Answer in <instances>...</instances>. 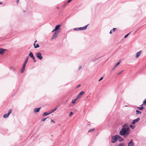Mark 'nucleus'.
Returning <instances> with one entry per match:
<instances>
[{"mask_svg": "<svg viewBox=\"0 0 146 146\" xmlns=\"http://www.w3.org/2000/svg\"><path fill=\"white\" fill-rule=\"evenodd\" d=\"M129 127L127 124H125L122 127L121 129L119 131V135L121 136H127L129 133Z\"/></svg>", "mask_w": 146, "mask_h": 146, "instance_id": "f257e3e1", "label": "nucleus"}, {"mask_svg": "<svg viewBox=\"0 0 146 146\" xmlns=\"http://www.w3.org/2000/svg\"><path fill=\"white\" fill-rule=\"evenodd\" d=\"M117 135L113 136L111 137V142L112 143H115L117 141Z\"/></svg>", "mask_w": 146, "mask_h": 146, "instance_id": "f03ea898", "label": "nucleus"}, {"mask_svg": "<svg viewBox=\"0 0 146 146\" xmlns=\"http://www.w3.org/2000/svg\"><path fill=\"white\" fill-rule=\"evenodd\" d=\"M37 57L40 60H42L43 58L41 53L40 52H38L36 54Z\"/></svg>", "mask_w": 146, "mask_h": 146, "instance_id": "7ed1b4c3", "label": "nucleus"}, {"mask_svg": "<svg viewBox=\"0 0 146 146\" xmlns=\"http://www.w3.org/2000/svg\"><path fill=\"white\" fill-rule=\"evenodd\" d=\"M58 32H55L52 37V39H55L58 36Z\"/></svg>", "mask_w": 146, "mask_h": 146, "instance_id": "20e7f679", "label": "nucleus"}, {"mask_svg": "<svg viewBox=\"0 0 146 146\" xmlns=\"http://www.w3.org/2000/svg\"><path fill=\"white\" fill-rule=\"evenodd\" d=\"M140 119L139 117H138L137 119H135L133 120L132 122L131 123V124L133 125L135 123L137 122H138L139 121Z\"/></svg>", "mask_w": 146, "mask_h": 146, "instance_id": "39448f33", "label": "nucleus"}, {"mask_svg": "<svg viewBox=\"0 0 146 146\" xmlns=\"http://www.w3.org/2000/svg\"><path fill=\"white\" fill-rule=\"evenodd\" d=\"M88 25H87L86 26L83 27H80L78 29L79 30H84L86 29Z\"/></svg>", "mask_w": 146, "mask_h": 146, "instance_id": "423d86ee", "label": "nucleus"}, {"mask_svg": "<svg viewBox=\"0 0 146 146\" xmlns=\"http://www.w3.org/2000/svg\"><path fill=\"white\" fill-rule=\"evenodd\" d=\"M134 144L133 142V140L131 139L128 143V146H134Z\"/></svg>", "mask_w": 146, "mask_h": 146, "instance_id": "0eeeda50", "label": "nucleus"}, {"mask_svg": "<svg viewBox=\"0 0 146 146\" xmlns=\"http://www.w3.org/2000/svg\"><path fill=\"white\" fill-rule=\"evenodd\" d=\"M117 137L118 138L117 139H118V141L120 142L124 140V139L120 136L118 135H117Z\"/></svg>", "mask_w": 146, "mask_h": 146, "instance_id": "6e6552de", "label": "nucleus"}, {"mask_svg": "<svg viewBox=\"0 0 146 146\" xmlns=\"http://www.w3.org/2000/svg\"><path fill=\"white\" fill-rule=\"evenodd\" d=\"M61 25H60L59 24L57 25H56L55 28V30H56V31L59 30L60 29V27H61Z\"/></svg>", "mask_w": 146, "mask_h": 146, "instance_id": "1a4fd4ad", "label": "nucleus"}, {"mask_svg": "<svg viewBox=\"0 0 146 146\" xmlns=\"http://www.w3.org/2000/svg\"><path fill=\"white\" fill-rule=\"evenodd\" d=\"M7 50L6 49H3L2 48H0V54H3L4 52L6 51Z\"/></svg>", "mask_w": 146, "mask_h": 146, "instance_id": "9d476101", "label": "nucleus"}, {"mask_svg": "<svg viewBox=\"0 0 146 146\" xmlns=\"http://www.w3.org/2000/svg\"><path fill=\"white\" fill-rule=\"evenodd\" d=\"M41 108H35L34 109V111L35 113L38 112L39 111Z\"/></svg>", "mask_w": 146, "mask_h": 146, "instance_id": "9b49d317", "label": "nucleus"}, {"mask_svg": "<svg viewBox=\"0 0 146 146\" xmlns=\"http://www.w3.org/2000/svg\"><path fill=\"white\" fill-rule=\"evenodd\" d=\"M51 113V112H49V113H48L47 112H44L42 115V116H46L47 115H48L50 114Z\"/></svg>", "mask_w": 146, "mask_h": 146, "instance_id": "f8f14e48", "label": "nucleus"}, {"mask_svg": "<svg viewBox=\"0 0 146 146\" xmlns=\"http://www.w3.org/2000/svg\"><path fill=\"white\" fill-rule=\"evenodd\" d=\"M141 52V51H140L138 52H137L136 53V58H137L139 56Z\"/></svg>", "mask_w": 146, "mask_h": 146, "instance_id": "ddd939ff", "label": "nucleus"}, {"mask_svg": "<svg viewBox=\"0 0 146 146\" xmlns=\"http://www.w3.org/2000/svg\"><path fill=\"white\" fill-rule=\"evenodd\" d=\"M29 56H30V57L31 58H33V56H34L33 53L31 52L29 54Z\"/></svg>", "mask_w": 146, "mask_h": 146, "instance_id": "4468645a", "label": "nucleus"}, {"mask_svg": "<svg viewBox=\"0 0 146 146\" xmlns=\"http://www.w3.org/2000/svg\"><path fill=\"white\" fill-rule=\"evenodd\" d=\"M29 58V56H28L27 57L26 59L25 60L24 63H25V64H26L27 63L28 61V60Z\"/></svg>", "mask_w": 146, "mask_h": 146, "instance_id": "2eb2a0df", "label": "nucleus"}, {"mask_svg": "<svg viewBox=\"0 0 146 146\" xmlns=\"http://www.w3.org/2000/svg\"><path fill=\"white\" fill-rule=\"evenodd\" d=\"M9 115L7 113L4 114L3 115V117L4 118H7L8 117Z\"/></svg>", "mask_w": 146, "mask_h": 146, "instance_id": "dca6fc26", "label": "nucleus"}, {"mask_svg": "<svg viewBox=\"0 0 146 146\" xmlns=\"http://www.w3.org/2000/svg\"><path fill=\"white\" fill-rule=\"evenodd\" d=\"M84 93V92L83 91H81L80 92L79 94V95L80 96L83 95Z\"/></svg>", "mask_w": 146, "mask_h": 146, "instance_id": "f3484780", "label": "nucleus"}, {"mask_svg": "<svg viewBox=\"0 0 146 146\" xmlns=\"http://www.w3.org/2000/svg\"><path fill=\"white\" fill-rule=\"evenodd\" d=\"M136 114H141V112L139 111V110H136Z\"/></svg>", "mask_w": 146, "mask_h": 146, "instance_id": "a211bd4d", "label": "nucleus"}, {"mask_svg": "<svg viewBox=\"0 0 146 146\" xmlns=\"http://www.w3.org/2000/svg\"><path fill=\"white\" fill-rule=\"evenodd\" d=\"M12 111V109L8 111L7 114L9 115Z\"/></svg>", "mask_w": 146, "mask_h": 146, "instance_id": "6ab92c4d", "label": "nucleus"}, {"mask_svg": "<svg viewBox=\"0 0 146 146\" xmlns=\"http://www.w3.org/2000/svg\"><path fill=\"white\" fill-rule=\"evenodd\" d=\"M94 129H94V128H93L92 129H90L89 130L88 132H93V131H94Z\"/></svg>", "mask_w": 146, "mask_h": 146, "instance_id": "aec40b11", "label": "nucleus"}, {"mask_svg": "<svg viewBox=\"0 0 146 146\" xmlns=\"http://www.w3.org/2000/svg\"><path fill=\"white\" fill-rule=\"evenodd\" d=\"M117 146H125L123 143H120L117 145Z\"/></svg>", "mask_w": 146, "mask_h": 146, "instance_id": "412c9836", "label": "nucleus"}, {"mask_svg": "<svg viewBox=\"0 0 146 146\" xmlns=\"http://www.w3.org/2000/svg\"><path fill=\"white\" fill-rule=\"evenodd\" d=\"M57 108H58V107H56L54 109H52L51 110V112H51V113H52L54 112V111H56L57 109Z\"/></svg>", "mask_w": 146, "mask_h": 146, "instance_id": "4be33fe9", "label": "nucleus"}, {"mask_svg": "<svg viewBox=\"0 0 146 146\" xmlns=\"http://www.w3.org/2000/svg\"><path fill=\"white\" fill-rule=\"evenodd\" d=\"M130 127L132 129H134L135 128V126L132 125H130Z\"/></svg>", "mask_w": 146, "mask_h": 146, "instance_id": "5701e85b", "label": "nucleus"}, {"mask_svg": "<svg viewBox=\"0 0 146 146\" xmlns=\"http://www.w3.org/2000/svg\"><path fill=\"white\" fill-rule=\"evenodd\" d=\"M139 110H142L143 109V107L141 106V107H139L137 108Z\"/></svg>", "mask_w": 146, "mask_h": 146, "instance_id": "b1692460", "label": "nucleus"}, {"mask_svg": "<svg viewBox=\"0 0 146 146\" xmlns=\"http://www.w3.org/2000/svg\"><path fill=\"white\" fill-rule=\"evenodd\" d=\"M47 119V118H44L41 119L42 121H44Z\"/></svg>", "mask_w": 146, "mask_h": 146, "instance_id": "393cba45", "label": "nucleus"}, {"mask_svg": "<svg viewBox=\"0 0 146 146\" xmlns=\"http://www.w3.org/2000/svg\"><path fill=\"white\" fill-rule=\"evenodd\" d=\"M145 104H146V99H145L143 101V104H142L141 105V106L143 105V104L144 105Z\"/></svg>", "mask_w": 146, "mask_h": 146, "instance_id": "a878e982", "label": "nucleus"}, {"mask_svg": "<svg viewBox=\"0 0 146 146\" xmlns=\"http://www.w3.org/2000/svg\"><path fill=\"white\" fill-rule=\"evenodd\" d=\"M123 70H122V71H120L117 74V75H119L123 72Z\"/></svg>", "mask_w": 146, "mask_h": 146, "instance_id": "bb28decb", "label": "nucleus"}, {"mask_svg": "<svg viewBox=\"0 0 146 146\" xmlns=\"http://www.w3.org/2000/svg\"><path fill=\"white\" fill-rule=\"evenodd\" d=\"M26 64L24 63L23 64L22 68L25 69V68Z\"/></svg>", "mask_w": 146, "mask_h": 146, "instance_id": "cd10ccee", "label": "nucleus"}, {"mask_svg": "<svg viewBox=\"0 0 146 146\" xmlns=\"http://www.w3.org/2000/svg\"><path fill=\"white\" fill-rule=\"evenodd\" d=\"M39 47V45L38 44H37L36 45V46H35V48H37Z\"/></svg>", "mask_w": 146, "mask_h": 146, "instance_id": "c85d7f7f", "label": "nucleus"}, {"mask_svg": "<svg viewBox=\"0 0 146 146\" xmlns=\"http://www.w3.org/2000/svg\"><path fill=\"white\" fill-rule=\"evenodd\" d=\"M25 70V69L22 68L21 70V73H23L24 72Z\"/></svg>", "mask_w": 146, "mask_h": 146, "instance_id": "c756f323", "label": "nucleus"}, {"mask_svg": "<svg viewBox=\"0 0 146 146\" xmlns=\"http://www.w3.org/2000/svg\"><path fill=\"white\" fill-rule=\"evenodd\" d=\"M130 32L129 33L125 35V36H124V38H126L127 37L128 35L130 34Z\"/></svg>", "mask_w": 146, "mask_h": 146, "instance_id": "7c9ffc66", "label": "nucleus"}, {"mask_svg": "<svg viewBox=\"0 0 146 146\" xmlns=\"http://www.w3.org/2000/svg\"><path fill=\"white\" fill-rule=\"evenodd\" d=\"M121 62V61H120L119 62H117L115 65V67H116Z\"/></svg>", "mask_w": 146, "mask_h": 146, "instance_id": "2f4dec72", "label": "nucleus"}, {"mask_svg": "<svg viewBox=\"0 0 146 146\" xmlns=\"http://www.w3.org/2000/svg\"><path fill=\"white\" fill-rule=\"evenodd\" d=\"M79 28H76L74 29V30L75 31H77L79 30Z\"/></svg>", "mask_w": 146, "mask_h": 146, "instance_id": "473e14b6", "label": "nucleus"}, {"mask_svg": "<svg viewBox=\"0 0 146 146\" xmlns=\"http://www.w3.org/2000/svg\"><path fill=\"white\" fill-rule=\"evenodd\" d=\"M73 112L71 111L70 112V114L69 115L70 116H71L73 114Z\"/></svg>", "mask_w": 146, "mask_h": 146, "instance_id": "72a5a7b5", "label": "nucleus"}, {"mask_svg": "<svg viewBox=\"0 0 146 146\" xmlns=\"http://www.w3.org/2000/svg\"><path fill=\"white\" fill-rule=\"evenodd\" d=\"M116 28H113L112 30H111L113 32H115L116 30Z\"/></svg>", "mask_w": 146, "mask_h": 146, "instance_id": "f704fd0d", "label": "nucleus"}, {"mask_svg": "<svg viewBox=\"0 0 146 146\" xmlns=\"http://www.w3.org/2000/svg\"><path fill=\"white\" fill-rule=\"evenodd\" d=\"M75 100H72V101L71 102L72 104H74L75 103Z\"/></svg>", "mask_w": 146, "mask_h": 146, "instance_id": "c9c22d12", "label": "nucleus"}, {"mask_svg": "<svg viewBox=\"0 0 146 146\" xmlns=\"http://www.w3.org/2000/svg\"><path fill=\"white\" fill-rule=\"evenodd\" d=\"M80 96L79 95H78L76 97V98L77 99H78L79 98H80Z\"/></svg>", "mask_w": 146, "mask_h": 146, "instance_id": "e433bc0d", "label": "nucleus"}, {"mask_svg": "<svg viewBox=\"0 0 146 146\" xmlns=\"http://www.w3.org/2000/svg\"><path fill=\"white\" fill-rule=\"evenodd\" d=\"M103 78V77H101L100 79H99V80H98V81L99 82L101 80H102Z\"/></svg>", "mask_w": 146, "mask_h": 146, "instance_id": "4c0bfd02", "label": "nucleus"}, {"mask_svg": "<svg viewBox=\"0 0 146 146\" xmlns=\"http://www.w3.org/2000/svg\"><path fill=\"white\" fill-rule=\"evenodd\" d=\"M51 122H53L54 123H55V121L52 119H51Z\"/></svg>", "mask_w": 146, "mask_h": 146, "instance_id": "58836bf2", "label": "nucleus"}, {"mask_svg": "<svg viewBox=\"0 0 146 146\" xmlns=\"http://www.w3.org/2000/svg\"><path fill=\"white\" fill-rule=\"evenodd\" d=\"M12 69L13 70V71H15V68L14 67H12Z\"/></svg>", "mask_w": 146, "mask_h": 146, "instance_id": "ea45409f", "label": "nucleus"}, {"mask_svg": "<svg viewBox=\"0 0 146 146\" xmlns=\"http://www.w3.org/2000/svg\"><path fill=\"white\" fill-rule=\"evenodd\" d=\"M82 68V66H80L78 68V70H80Z\"/></svg>", "mask_w": 146, "mask_h": 146, "instance_id": "a19ab883", "label": "nucleus"}, {"mask_svg": "<svg viewBox=\"0 0 146 146\" xmlns=\"http://www.w3.org/2000/svg\"><path fill=\"white\" fill-rule=\"evenodd\" d=\"M72 0H68L67 1V3H70Z\"/></svg>", "mask_w": 146, "mask_h": 146, "instance_id": "79ce46f5", "label": "nucleus"}, {"mask_svg": "<svg viewBox=\"0 0 146 146\" xmlns=\"http://www.w3.org/2000/svg\"><path fill=\"white\" fill-rule=\"evenodd\" d=\"M54 31H55V32H57L56 31V30H55V29H54L52 31V32H54Z\"/></svg>", "mask_w": 146, "mask_h": 146, "instance_id": "37998d69", "label": "nucleus"}, {"mask_svg": "<svg viewBox=\"0 0 146 146\" xmlns=\"http://www.w3.org/2000/svg\"><path fill=\"white\" fill-rule=\"evenodd\" d=\"M112 30H111V31H110V34H112Z\"/></svg>", "mask_w": 146, "mask_h": 146, "instance_id": "c03bdc74", "label": "nucleus"}, {"mask_svg": "<svg viewBox=\"0 0 146 146\" xmlns=\"http://www.w3.org/2000/svg\"><path fill=\"white\" fill-rule=\"evenodd\" d=\"M33 60L34 62H36V61L35 60V59H33Z\"/></svg>", "mask_w": 146, "mask_h": 146, "instance_id": "a18cd8bd", "label": "nucleus"}, {"mask_svg": "<svg viewBox=\"0 0 146 146\" xmlns=\"http://www.w3.org/2000/svg\"><path fill=\"white\" fill-rule=\"evenodd\" d=\"M32 58V59H33H33H35V57H34V56H33V58Z\"/></svg>", "mask_w": 146, "mask_h": 146, "instance_id": "49530a36", "label": "nucleus"}, {"mask_svg": "<svg viewBox=\"0 0 146 146\" xmlns=\"http://www.w3.org/2000/svg\"><path fill=\"white\" fill-rule=\"evenodd\" d=\"M78 99H77L76 98L75 99H74V100H75V101L76 102V101L77 100H78Z\"/></svg>", "mask_w": 146, "mask_h": 146, "instance_id": "de8ad7c7", "label": "nucleus"}, {"mask_svg": "<svg viewBox=\"0 0 146 146\" xmlns=\"http://www.w3.org/2000/svg\"><path fill=\"white\" fill-rule=\"evenodd\" d=\"M78 99H77L76 98L75 99H74V100H75V101L76 102V101L77 100H78Z\"/></svg>", "mask_w": 146, "mask_h": 146, "instance_id": "09e8293b", "label": "nucleus"}, {"mask_svg": "<svg viewBox=\"0 0 146 146\" xmlns=\"http://www.w3.org/2000/svg\"><path fill=\"white\" fill-rule=\"evenodd\" d=\"M19 0H18L17 1V4H18V3H19Z\"/></svg>", "mask_w": 146, "mask_h": 146, "instance_id": "8fccbe9b", "label": "nucleus"}, {"mask_svg": "<svg viewBox=\"0 0 146 146\" xmlns=\"http://www.w3.org/2000/svg\"><path fill=\"white\" fill-rule=\"evenodd\" d=\"M34 48H35V46H36V44L35 43H34Z\"/></svg>", "mask_w": 146, "mask_h": 146, "instance_id": "3c124183", "label": "nucleus"}, {"mask_svg": "<svg viewBox=\"0 0 146 146\" xmlns=\"http://www.w3.org/2000/svg\"><path fill=\"white\" fill-rule=\"evenodd\" d=\"M115 66L113 68L112 70H114V69H115Z\"/></svg>", "mask_w": 146, "mask_h": 146, "instance_id": "603ef678", "label": "nucleus"}, {"mask_svg": "<svg viewBox=\"0 0 146 146\" xmlns=\"http://www.w3.org/2000/svg\"><path fill=\"white\" fill-rule=\"evenodd\" d=\"M36 42H37V40H36L35 41L34 43H36Z\"/></svg>", "mask_w": 146, "mask_h": 146, "instance_id": "864d4df0", "label": "nucleus"}, {"mask_svg": "<svg viewBox=\"0 0 146 146\" xmlns=\"http://www.w3.org/2000/svg\"><path fill=\"white\" fill-rule=\"evenodd\" d=\"M80 85H79L78 86V87H80Z\"/></svg>", "mask_w": 146, "mask_h": 146, "instance_id": "5fc2aeb1", "label": "nucleus"}, {"mask_svg": "<svg viewBox=\"0 0 146 146\" xmlns=\"http://www.w3.org/2000/svg\"><path fill=\"white\" fill-rule=\"evenodd\" d=\"M0 4H2V2H0Z\"/></svg>", "mask_w": 146, "mask_h": 146, "instance_id": "6e6d98bb", "label": "nucleus"}]
</instances>
